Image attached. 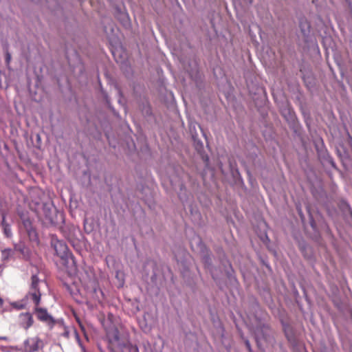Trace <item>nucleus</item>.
Segmentation results:
<instances>
[{"label": "nucleus", "mask_w": 352, "mask_h": 352, "mask_svg": "<svg viewBox=\"0 0 352 352\" xmlns=\"http://www.w3.org/2000/svg\"><path fill=\"white\" fill-rule=\"evenodd\" d=\"M226 263H228V269H225V272H226L227 276L228 278H231L232 276L233 270H232L231 264L228 261H226Z\"/></svg>", "instance_id": "nucleus-20"}, {"label": "nucleus", "mask_w": 352, "mask_h": 352, "mask_svg": "<svg viewBox=\"0 0 352 352\" xmlns=\"http://www.w3.org/2000/svg\"><path fill=\"white\" fill-rule=\"evenodd\" d=\"M203 148V143L201 141H198L197 143V148L199 149Z\"/></svg>", "instance_id": "nucleus-24"}, {"label": "nucleus", "mask_w": 352, "mask_h": 352, "mask_svg": "<svg viewBox=\"0 0 352 352\" xmlns=\"http://www.w3.org/2000/svg\"><path fill=\"white\" fill-rule=\"evenodd\" d=\"M280 112L282 116L286 119L287 122H293L294 120V111L292 109L287 103L281 107Z\"/></svg>", "instance_id": "nucleus-9"}, {"label": "nucleus", "mask_w": 352, "mask_h": 352, "mask_svg": "<svg viewBox=\"0 0 352 352\" xmlns=\"http://www.w3.org/2000/svg\"><path fill=\"white\" fill-rule=\"evenodd\" d=\"M260 329L262 333V338L266 339L268 332L270 331V326L267 324H263Z\"/></svg>", "instance_id": "nucleus-16"}, {"label": "nucleus", "mask_w": 352, "mask_h": 352, "mask_svg": "<svg viewBox=\"0 0 352 352\" xmlns=\"http://www.w3.org/2000/svg\"><path fill=\"white\" fill-rule=\"evenodd\" d=\"M345 205H346V207L349 209V211L350 212V213L352 214V210H351L350 206L346 203L345 204Z\"/></svg>", "instance_id": "nucleus-25"}, {"label": "nucleus", "mask_w": 352, "mask_h": 352, "mask_svg": "<svg viewBox=\"0 0 352 352\" xmlns=\"http://www.w3.org/2000/svg\"><path fill=\"white\" fill-rule=\"evenodd\" d=\"M40 339L38 337L28 338L24 341L25 352H35L38 349Z\"/></svg>", "instance_id": "nucleus-5"}, {"label": "nucleus", "mask_w": 352, "mask_h": 352, "mask_svg": "<svg viewBox=\"0 0 352 352\" xmlns=\"http://www.w3.org/2000/svg\"><path fill=\"white\" fill-rule=\"evenodd\" d=\"M10 59H11V55L7 52L6 53V60L8 63H9V62L10 61Z\"/></svg>", "instance_id": "nucleus-23"}, {"label": "nucleus", "mask_w": 352, "mask_h": 352, "mask_svg": "<svg viewBox=\"0 0 352 352\" xmlns=\"http://www.w3.org/2000/svg\"><path fill=\"white\" fill-rule=\"evenodd\" d=\"M281 324L285 336L289 338V336L292 334V329L291 326L283 320H281Z\"/></svg>", "instance_id": "nucleus-14"}, {"label": "nucleus", "mask_w": 352, "mask_h": 352, "mask_svg": "<svg viewBox=\"0 0 352 352\" xmlns=\"http://www.w3.org/2000/svg\"><path fill=\"white\" fill-rule=\"evenodd\" d=\"M299 28L304 36H307L310 32V23L305 19H301L299 21Z\"/></svg>", "instance_id": "nucleus-10"}, {"label": "nucleus", "mask_w": 352, "mask_h": 352, "mask_svg": "<svg viewBox=\"0 0 352 352\" xmlns=\"http://www.w3.org/2000/svg\"><path fill=\"white\" fill-rule=\"evenodd\" d=\"M37 318L42 322H50L54 323V318L50 315L45 308L38 307L36 306L34 309Z\"/></svg>", "instance_id": "nucleus-6"}, {"label": "nucleus", "mask_w": 352, "mask_h": 352, "mask_svg": "<svg viewBox=\"0 0 352 352\" xmlns=\"http://www.w3.org/2000/svg\"><path fill=\"white\" fill-rule=\"evenodd\" d=\"M1 217V226L3 227V233L6 237L10 238L12 235L11 226L8 223L6 222L5 214H2Z\"/></svg>", "instance_id": "nucleus-11"}, {"label": "nucleus", "mask_w": 352, "mask_h": 352, "mask_svg": "<svg viewBox=\"0 0 352 352\" xmlns=\"http://www.w3.org/2000/svg\"><path fill=\"white\" fill-rule=\"evenodd\" d=\"M310 223H311V227L314 228V222L313 220H311Z\"/></svg>", "instance_id": "nucleus-29"}, {"label": "nucleus", "mask_w": 352, "mask_h": 352, "mask_svg": "<svg viewBox=\"0 0 352 352\" xmlns=\"http://www.w3.org/2000/svg\"><path fill=\"white\" fill-rule=\"evenodd\" d=\"M265 238H266V239L269 240L268 236H267V234H265Z\"/></svg>", "instance_id": "nucleus-33"}, {"label": "nucleus", "mask_w": 352, "mask_h": 352, "mask_svg": "<svg viewBox=\"0 0 352 352\" xmlns=\"http://www.w3.org/2000/svg\"><path fill=\"white\" fill-rule=\"evenodd\" d=\"M26 301L23 298L21 302H15L12 304V306L15 307L17 309H24L26 306Z\"/></svg>", "instance_id": "nucleus-18"}, {"label": "nucleus", "mask_w": 352, "mask_h": 352, "mask_svg": "<svg viewBox=\"0 0 352 352\" xmlns=\"http://www.w3.org/2000/svg\"><path fill=\"white\" fill-rule=\"evenodd\" d=\"M3 300L0 298V305H3Z\"/></svg>", "instance_id": "nucleus-30"}, {"label": "nucleus", "mask_w": 352, "mask_h": 352, "mask_svg": "<svg viewBox=\"0 0 352 352\" xmlns=\"http://www.w3.org/2000/svg\"><path fill=\"white\" fill-rule=\"evenodd\" d=\"M0 84H1V74H0Z\"/></svg>", "instance_id": "nucleus-31"}, {"label": "nucleus", "mask_w": 352, "mask_h": 352, "mask_svg": "<svg viewBox=\"0 0 352 352\" xmlns=\"http://www.w3.org/2000/svg\"><path fill=\"white\" fill-rule=\"evenodd\" d=\"M15 251L19 252L22 254L25 255L26 253L27 248L25 245L23 243L14 244V248L13 249Z\"/></svg>", "instance_id": "nucleus-15"}, {"label": "nucleus", "mask_w": 352, "mask_h": 352, "mask_svg": "<svg viewBox=\"0 0 352 352\" xmlns=\"http://www.w3.org/2000/svg\"><path fill=\"white\" fill-rule=\"evenodd\" d=\"M14 254V250L12 248H5L1 250V260L7 262L11 259Z\"/></svg>", "instance_id": "nucleus-12"}, {"label": "nucleus", "mask_w": 352, "mask_h": 352, "mask_svg": "<svg viewBox=\"0 0 352 352\" xmlns=\"http://www.w3.org/2000/svg\"><path fill=\"white\" fill-rule=\"evenodd\" d=\"M298 213H299V215L300 216V217L302 219L304 217V216H303L300 209L298 210Z\"/></svg>", "instance_id": "nucleus-27"}, {"label": "nucleus", "mask_w": 352, "mask_h": 352, "mask_svg": "<svg viewBox=\"0 0 352 352\" xmlns=\"http://www.w3.org/2000/svg\"><path fill=\"white\" fill-rule=\"evenodd\" d=\"M21 219L22 221V224L31 241H37L38 240V234L37 232L34 228L32 225V222L31 220L25 216V214H22L20 215Z\"/></svg>", "instance_id": "nucleus-3"}, {"label": "nucleus", "mask_w": 352, "mask_h": 352, "mask_svg": "<svg viewBox=\"0 0 352 352\" xmlns=\"http://www.w3.org/2000/svg\"><path fill=\"white\" fill-rule=\"evenodd\" d=\"M210 258L209 257H204V261H205V264H206V266L207 267V268L210 271V273H211V275L212 276V278L214 279H215V276H214V274L213 273V272L212 271V267H211V263L210 262Z\"/></svg>", "instance_id": "nucleus-19"}, {"label": "nucleus", "mask_w": 352, "mask_h": 352, "mask_svg": "<svg viewBox=\"0 0 352 352\" xmlns=\"http://www.w3.org/2000/svg\"><path fill=\"white\" fill-rule=\"evenodd\" d=\"M51 245L56 255L59 257L64 256V255L71 252L67 244L63 241L58 240L55 236L52 237Z\"/></svg>", "instance_id": "nucleus-4"}, {"label": "nucleus", "mask_w": 352, "mask_h": 352, "mask_svg": "<svg viewBox=\"0 0 352 352\" xmlns=\"http://www.w3.org/2000/svg\"><path fill=\"white\" fill-rule=\"evenodd\" d=\"M109 348L111 352H139L137 346L133 345L126 333H121L116 327L107 331Z\"/></svg>", "instance_id": "nucleus-1"}, {"label": "nucleus", "mask_w": 352, "mask_h": 352, "mask_svg": "<svg viewBox=\"0 0 352 352\" xmlns=\"http://www.w3.org/2000/svg\"><path fill=\"white\" fill-rule=\"evenodd\" d=\"M19 319L21 326L25 329H29L34 322L32 316L29 312L21 314Z\"/></svg>", "instance_id": "nucleus-8"}, {"label": "nucleus", "mask_w": 352, "mask_h": 352, "mask_svg": "<svg viewBox=\"0 0 352 352\" xmlns=\"http://www.w3.org/2000/svg\"><path fill=\"white\" fill-rule=\"evenodd\" d=\"M245 346H246L247 349L248 350V351L253 352L250 342L248 340H246L245 342Z\"/></svg>", "instance_id": "nucleus-22"}, {"label": "nucleus", "mask_w": 352, "mask_h": 352, "mask_svg": "<svg viewBox=\"0 0 352 352\" xmlns=\"http://www.w3.org/2000/svg\"><path fill=\"white\" fill-rule=\"evenodd\" d=\"M63 265L65 267L67 274L69 276H76L78 275V267L76 261L72 252H69L64 256L60 257Z\"/></svg>", "instance_id": "nucleus-2"}, {"label": "nucleus", "mask_w": 352, "mask_h": 352, "mask_svg": "<svg viewBox=\"0 0 352 352\" xmlns=\"http://www.w3.org/2000/svg\"><path fill=\"white\" fill-rule=\"evenodd\" d=\"M180 192L178 193V196L182 201H185L186 200V195L185 194L183 195V192L186 191V187L184 184H179Z\"/></svg>", "instance_id": "nucleus-17"}, {"label": "nucleus", "mask_w": 352, "mask_h": 352, "mask_svg": "<svg viewBox=\"0 0 352 352\" xmlns=\"http://www.w3.org/2000/svg\"><path fill=\"white\" fill-rule=\"evenodd\" d=\"M41 294L40 290L37 291H32L29 290V292L25 295L24 299L25 300L26 302L28 301L32 302L35 306H38L41 302Z\"/></svg>", "instance_id": "nucleus-7"}, {"label": "nucleus", "mask_w": 352, "mask_h": 352, "mask_svg": "<svg viewBox=\"0 0 352 352\" xmlns=\"http://www.w3.org/2000/svg\"><path fill=\"white\" fill-rule=\"evenodd\" d=\"M8 340H9V338L8 337H6V336L0 337V340H6V341H7Z\"/></svg>", "instance_id": "nucleus-26"}, {"label": "nucleus", "mask_w": 352, "mask_h": 352, "mask_svg": "<svg viewBox=\"0 0 352 352\" xmlns=\"http://www.w3.org/2000/svg\"><path fill=\"white\" fill-rule=\"evenodd\" d=\"M65 285L66 286L67 288H69V285L67 284H65Z\"/></svg>", "instance_id": "nucleus-32"}, {"label": "nucleus", "mask_w": 352, "mask_h": 352, "mask_svg": "<svg viewBox=\"0 0 352 352\" xmlns=\"http://www.w3.org/2000/svg\"><path fill=\"white\" fill-rule=\"evenodd\" d=\"M37 138H38V140H40V135H37Z\"/></svg>", "instance_id": "nucleus-34"}, {"label": "nucleus", "mask_w": 352, "mask_h": 352, "mask_svg": "<svg viewBox=\"0 0 352 352\" xmlns=\"http://www.w3.org/2000/svg\"><path fill=\"white\" fill-rule=\"evenodd\" d=\"M41 280L39 279L37 274H33L31 277V285L30 287V290L32 291H37L40 290L39 283Z\"/></svg>", "instance_id": "nucleus-13"}, {"label": "nucleus", "mask_w": 352, "mask_h": 352, "mask_svg": "<svg viewBox=\"0 0 352 352\" xmlns=\"http://www.w3.org/2000/svg\"><path fill=\"white\" fill-rule=\"evenodd\" d=\"M50 208H47L46 206H44V211H45V217L50 220V221H52V216L50 215Z\"/></svg>", "instance_id": "nucleus-21"}, {"label": "nucleus", "mask_w": 352, "mask_h": 352, "mask_svg": "<svg viewBox=\"0 0 352 352\" xmlns=\"http://www.w3.org/2000/svg\"><path fill=\"white\" fill-rule=\"evenodd\" d=\"M124 20H128V16L126 14H123Z\"/></svg>", "instance_id": "nucleus-28"}]
</instances>
